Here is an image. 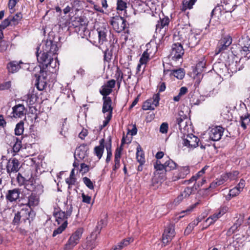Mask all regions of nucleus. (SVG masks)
Masks as SVG:
<instances>
[{
	"label": "nucleus",
	"instance_id": "f704fd0d",
	"mask_svg": "<svg viewBox=\"0 0 250 250\" xmlns=\"http://www.w3.org/2000/svg\"><path fill=\"white\" fill-rule=\"evenodd\" d=\"M35 184L33 179L29 178L23 186L26 190L33 192L35 191L36 188Z\"/></svg>",
	"mask_w": 250,
	"mask_h": 250
},
{
	"label": "nucleus",
	"instance_id": "7c9ffc66",
	"mask_svg": "<svg viewBox=\"0 0 250 250\" xmlns=\"http://www.w3.org/2000/svg\"><path fill=\"white\" fill-rule=\"evenodd\" d=\"M239 174V172L237 170H233L229 172L223 173V175L226 179V182L228 181H231L236 180Z\"/></svg>",
	"mask_w": 250,
	"mask_h": 250
},
{
	"label": "nucleus",
	"instance_id": "4d7b16f0",
	"mask_svg": "<svg viewBox=\"0 0 250 250\" xmlns=\"http://www.w3.org/2000/svg\"><path fill=\"white\" fill-rule=\"evenodd\" d=\"M193 5V4H191L190 3V1L189 0L188 1H186V2L184 1L183 2L182 8L181 9L183 11H185L188 9H191L192 8Z\"/></svg>",
	"mask_w": 250,
	"mask_h": 250
},
{
	"label": "nucleus",
	"instance_id": "f03ea898",
	"mask_svg": "<svg viewBox=\"0 0 250 250\" xmlns=\"http://www.w3.org/2000/svg\"><path fill=\"white\" fill-rule=\"evenodd\" d=\"M96 31L98 35L99 47L101 48V45L107 42L112 44H115L117 42L118 40L116 36L111 33V31L106 26L98 27Z\"/></svg>",
	"mask_w": 250,
	"mask_h": 250
},
{
	"label": "nucleus",
	"instance_id": "bf43d9fd",
	"mask_svg": "<svg viewBox=\"0 0 250 250\" xmlns=\"http://www.w3.org/2000/svg\"><path fill=\"white\" fill-rule=\"evenodd\" d=\"M46 68H41L40 75L38 76V78H39V80H44L47 81V72L46 71L44 70Z\"/></svg>",
	"mask_w": 250,
	"mask_h": 250
},
{
	"label": "nucleus",
	"instance_id": "a878e982",
	"mask_svg": "<svg viewBox=\"0 0 250 250\" xmlns=\"http://www.w3.org/2000/svg\"><path fill=\"white\" fill-rule=\"evenodd\" d=\"M12 138L13 140L15 141V143L12 148L13 152L15 153V154H14L13 155L15 156L17 153L19 152L22 147V140L23 139V137L22 136H21L20 137L12 136Z\"/></svg>",
	"mask_w": 250,
	"mask_h": 250
},
{
	"label": "nucleus",
	"instance_id": "603ef678",
	"mask_svg": "<svg viewBox=\"0 0 250 250\" xmlns=\"http://www.w3.org/2000/svg\"><path fill=\"white\" fill-rule=\"evenodd\" d=\"M127 4L126 2L123 0H117V9L120 11L125 10L127 7Z\"/></svg>",
	"mask_w": 250,
	"mask_h": 250
},
{
	"label": "nucleus",
	"instance_id": "6ab92c4d",
	"mask_svg": "<svg viewBox=\"0 0 250 250\" xmlns=\"http://www.w3.org/2000/svg\"><path fill=\"white\" fill-rule=\"evenodd\" d=\"M39 203L40 196L35 192H32L28 197V202L25 205L30 208H32L37 206Z\"/></svg>",
	"mask_w": 250,
	"mask_h": 250
},
{
	"label": "nucleus",
	"instance_id": "e2e57ef3",
	"mask_svg": "<svg viewBox=\"0 0 250 250\" xmlns=\"http://www.w3.org/2000/svg\"><path fill=\"white\" fill-rule=\"evenodd\" d=\"M193 188L190 187H186L184 190L182 192V193L183 194L184 196L186 197V198L188 197L193 192Z\"/></svg>",
	"mask_w": 250,
	"mask_h": 250
},
{
	"label": "nucleus",
	"instance_id": "1a4fd4ad",
	"mask_svg": "<svg viewBox=\"0 0 250 250\" xmlns=\"http://www.w3.org/2000/svg\"><path fill=\"white\" fill-rule=\"evenodd\" d=\"M189 31V29L188 26L177 28L173 35L174 41L183 43L188 38Z\"/></svg>",
	"mask_w": 250,
	"mask_h": 250
},
{
	"label": "nucleus",
	"instance_id": "2f4dec72",
	"mask_svg": "<svg viewBox=\"0 0 250 250\" xmlns=\"http://www.w3.org/2000/svg\"><path fill=\"white\" fill-rule=\"evenodd\" d=\"M241 126L243 129H246L247 126L250 125V114L247 113L240 117V121Z\"/></svg>",
	"mask_w": 250,
	"mask_h": 250
},
{
	"label": "nucleus",
	"instance_id": "09e8293b",
	"mask_svg": "<svg viewBox=\"0 0 250 250\" xmlns=\"http://www.w3.org/2000/svg\"><path fill=\"white\" fill-rule=\"evenodd\" d=\"M197 35H194L189 38L188 44L191 47L197 45L200 42V40L197 38Z\"/></svg>",
	"mask_w": 250,
	"mask_h": 250
},
{
	"label": "nucleus",
	"instance_id": "5701e85b",
	"mask_svg": "<svg viewBox=\"0 0 250 250\" xmlns=\"http://www.w3.org/2000/svg\"><path fill=\"white\" fill-rule=\"evenodd\" d=\"M243 46L240 50L241 53L248 59H250V39H246L244 41Z\"/></svg>",
	"mask_w": 250,
	"mask_h": 250
},
{
	"label": "nucleus",
	"instance_id": "c03bdc74",
	"mask_svg": "<svg viewBox=\"0 0 250 250\" xmlns=\"http://www.w3.org/2000/svg\"><path fill=\"white\" fill-rule=\"evenodd\" d=\"M112 92V89L106 87L105 85H104L101 87L100 90V94L103 96V97H108L109 95Z\"/></svg>",
	"mask_w": 250,
	"mask_h": 250
},
{
	"label": "nucleus",
	"instance_id": "a18cd8bd",
	"mask_svg": "<svg viewBox=\"0 0 250 250\" xmlns=\"http://www.w3.org/2000/svg\"><path fill=\"white\" fill-rule=\"evenodd\" d=\"M67 222L66 221L63 224H61L57 229H55L53 232L52 236L55 237L57 235L61 234L67 227Z\"/></svg>",
	"mask_w": 250,
	"mask_h": 250
},
{
	"label": "nucleus",
	"instance_id": "a19ab883",
	"mask_svg": "<svg viewBox=\"0 0 250 250\" xmlns=\"http://www.w3.org/2000/svg\"><path fill=\"white\" fill-rule=\"evenodd\" d=\"M22 19V14L21 13H17L15 16H14L10 20V22L11 23V25H17L19 21Z\"/></svg>",
	"mask_w": 250,
	"mask_h": 250
},
{
	"label": "nucleus",
	"instance_id": "3c124183",
	"mask_svg": "<svg viewBox=\"0 0 250 250\" xmlns=\"http://www.w3.org/2000/svg\"><path fill=\"white\" fill-rule=\"evenodd\" d=\"M203 175V173L200 172V170L195 175L192 176L191 178L188 180H185L184 182V184H189L194 181H196L199 177H201Z\"/></svg>",
	"mask_w": 250,
	"mask_h": 250
},
{
	"label": "nucleus",
	"instance_id": "aec40b11",
	"mask_svg": "<svg viewBox=\"0 0 250 250\" xmlns=\"http://www.w3.org/2000/svg\"><path fill=\"white\" fill-rule=\"evenodd\" d=\"M88 150L89 148L86 144H82L76 148V155L81 160H83L85 157L87 156ZM75 155H76V154H75ZM74 157L76 158L75 156Z\"/></svg>",
	"mask_w": 250,
	"mask_h": 250
},
{
	"label": "nucleus",
	"instance_id": "6e6552de",
	"mask_svg": "<svg viewBox=\"0 0 250 250\" xmlns=\"http://www.w3.org/2000/svg\"><path fill=\"white\" fill-rule=\"evenodd\" d=\"M72 207H70L66 212L62 211L59 208H55L53 212V216L55 218V221L58 225L63 224L66 221L67 222V218L70 216L72 214Z\"/></svg>",
	"mask_w": 250,
	"mask_h": 250
},
{
	"label": "nucleus",
	"instance_id": "58836bf2",
	"mask_svg": "<svg viewBox=\"0 0 250 250\" xmlns=\"http://www.w3.org/2000/svg\"><path fill=\"white\" fill-rule=\"evenodd\" d=\"M220 218L219 217V216L217 215V214L215 212L212 215L210 216L208 218H207L206 220V222L208 223V224L205 227H203L202 229V230H204V229H206L210 226V225L212 224L215 221H216L218 218Z\"/></svg>",
	"mask_w": 250,
	"mask_h": 250
},
{
	"label": "nucleus",
	"instance_id": "6e6d98bb",
	"mask_svg": "<svg viewBox=\"0 0 250 250\" xmlns=\"http://www.w3.org/2000/svg\"><path fill=\"white\" fill-rule=\"evenodd\" d=\"M11 86V81H7L0 83V91L8 90Z\"/></svg>",
	"mask_w": 250,
	"mask_h": 250
},
{
	"label": "nucleus",
	"instance_id": "bb28decb",
	"mask_svg": "<svg viewBox=\"0 0 250 250\" xmlns=\"http://www.w3.org/2000/svg\"><path fill=\"white\" fill-rule=\"evenodd\" d=\"M107 141L106 142L105 145V147L107 151V156L105 160L106 163H108L111 159L112 157V139L111 137L109 136L107 138Z\"/></svg>",
	"mask_w": 250,
	"mask_h": 250
},
{
	"label": "nucleus",
	"instance_id": "ea45409f",
	"mask_svg": "<svg viewBox=\"0 0 250 250\" xmlns=\"http://www.w3.org/2000/svg\"><path fill=\"white\" fill-rule=\"evenodd\" d=\"M241 192L237 188L235 187L229 190V193L227 197V199L229 200L231 198L237 196Z\"/></svg>",
	"mask_w": 250,
	"mask_h": 250
},
{
	"label": "nucleus",
	"instance_id": "7ed1b4c3",
	"mask_svg": "<svg viewBox=\"0 0 250 250\" xmlns=\"http://www.w3.org/2000/svg\"><path fill=\"white\" fill-rule=\"evenodd\" d=\"M58 42L53 33H49L47 39L42 41V50L56 56L58 50Z\"/></svg>",
	"mask_w": 250,
	"mask_h": 250
},
{
	"label": "nucleus",
	"instance_id": "49530a36",
	"mask_svg": "<svg viewBox=\"0 0 250 250\" xmlns=\"http://www.w3.org/2000/svg\"><path fill=\"white\" fill-rule=\"evenodd\" d=\"M16 181L19 186H23L28 181L24 177H23L21 173H18L16 177Z\"/></svg>",
	"mask_w": 250,
	"mask_h": 250
},
{
	"label": "nucleus",
	"instance_id": "39448f33",
	"mask_svg": "<svg viewBox=\"0 0 250 250\" xmlns=\"http://www.w3.org/2000/svg\"><path fill=\"white\" fill-rule=\"evenodd\" d=\"M83 233V228H79L73 233L64 246V250H71L79 243Z\"/></svg>",
	"mask_w": 250,
	"mask_h": 250
},
{
	"label": "nucleus",
	"instance_id": "ddd939ff",
	"mask_svg": "<svg viewBox=\"0 0 250 250\" xmlns=\"http://www.w3.org/2000/svg\"><path fill=\"white\" fill-rule=\"evenodd\" d=\"M160 100L159 93L153 95L152 99H149L146 101L142 105V109L144 110H153L159 105Z\"/></svg>",
	"mask_w": 250,
	"mask_h": 250
},
{
	"label": "nucleus",
	"instance_id": "72a5a7b5",
	"mask_svg": "<svg viewBox=\"0 0 250 250\" xmlns=\"http://www.w3.org/2000/svg\"><path fill=\"white\" fill-rule=\"evenodd\" d=\"M26 214L28 215V216H29V212L27 210H23L21 209L20 211L17 212V213L15 214V216L14 217V219L12 221V224L14 225H18L20 223L21 219V214L23 213V212H26Z\"/></svg>",
	"mask_w": 250,
	"mask_h": 250
},
{
	"label": "nucleus",
	"instance_id": "412c9836",
	"mask_svg": "<svg viewBox=\"0 0 250 250\" xmlns=\"http://www.w3.org/2000/svg\"><path fill=\"white\" fill-rule=\"evenodd\" d=\"M103 104L102 108V112L104 113L107 112L111 113L112 115L113 107L112 106V100L110 97H103Z\"/></svg>",
	"mask_w": 250,
	"mask_h": 250
},
{
	"label": "nucleus",
	"instance_id": "864d4df0",
	"mask_svg": "<svg viewBox=\"0 0 250 250\" xmlns=\"http://www.w3.org/2000/svg\"><path fill=\"white\" fill-rule=\"evenodd\" d=\"M83 181L85 186L90 189H93L94 188V184L91 180L87 177L83 178Z\"/></svg>",
	"mask_w": 250,
	"mask_h": 250
},
{
	"label": "nucleus",
	"instance_id": "8fccbe9b",
	"mask_svg": "<svg viewBox=\"0 0 250 250\" xmlns=\"http://www.w3.org/2000/svg\"><path fill=\"white\" fill-rule=\"evenodd\" d=\"M186 118V116L185 115H181L179 114L176 118V124L179 126L180 129H182V125L184 123V120Z\"/></svg>",
	"mask_w": 250,
	"mask_h": 250
},
{
	"label": "nucleus",
	"instance_id": "e433bc0d",
	"mask_svg": "<svg viewBox=\"0 0 250 250\" xmlns=\"http://www.w3.org/2000/svg\"><path fill=\"white\" fill-rule=\"evenodd\" d=\"M148 51L149 49L147 48L142 55L139 60V62H141V64H146L150 60V55Z\"/></svg>",
	"mask_w": 250,
	"mask_h": 250
},
{
	"label": "nucleus",
	"instance_id": "4c0bfd02",
	"mask_svg": "<svg viewBox=\"0 0 250 250\" xmlns=\"http://www.w3.org/2000/svg\"><path fill=\"white\" fill-rule=\"evenodd\" d=\"M46 85L47 81L42 79L40 80H39V78L37 77L35 85L39 90H43L46 87Z\"/></svg>",
	"mask_w": 250,
	"mask_h": 250
},
{
	"label": "nucleus",
	"instance_id": "de8ad7c7",
	"mask_svg": "<svg viewBox=\"0 0 250 250\" xmlns=\"http://www.w3.org/2000/svg\"><path fill=\"white\" fill-rule=\"evenodd\" d=\"M133 241V239L132 237H128L123 239L122 241L118 244L119 247H121V250L123 249L124 247L127 246L131 242Z\"/></svg>",
	"mask_w": 250,
	"mask_h": 250
},
{
	"label": "nucleus",
	"instance_id": "79ce46f5",
	"mask_svg": "<svg viewBox=\"0 0 250 250\" xmlns=\"http://www.w3.org/2000/svg\"><path fill=\"white\" fill-rule=\"evenodd\" d=\"M24 99L23 101H26L28 105H33L36 100L35 96L34 94H28L24 97Z\"/></svg>",
	"mask_w": 250,
	"mask_h": 250
},
{
	"label": "nucleus",
	"instance_id": "423d86ee",
	"mask_svg": "<svg viewBox=\"0 0 250 250\" xmlns=\"http://www.w3.org/2000/svg\"><path fill=\"white\" fill-rule=\"evenodd\" d=\"M185 50L182 44L178 42L174 43L171 46L169 57L172 60L177 61L182 59Z\"/></svg>",
	"mask_w": 250,
	"mask_h": 250
},
{
	"label": "nucleus",
	"instance_id": "9b49d317",
	"mask_svg": "<svg viewBox=\"0 0 250 250\" xmlns=\"http://www.w3.org/2000/svg\"><path fill=\"white\" fill-rule=\"evenodd\" d=\"M232 39L229 36L222 37L218 42L215 50V54L218 55L227 49L228 47L231 44Z\"/></svg>",
	"mask_w": 250,
	"mask_h": 250
},
{
	"label": "nucleus",
	"instance_id": "c756f323",
	"mask_svg": "<svg viewBox=\"0 0 250 250\" xmlns=\"http://www.w3.org/2000/svg\"><path fill=\"white\" fill-rule=\"evenodd\" d=\"M165 167V171H170L176 169L177 167V164L172 160L167 157V160L164 162Z\"/></svg>",
	"mask_w": 250,
	"mask_h": 250
},
{
	"label": "nucleus",
	"instance_id": "4468645a",
	"mask_svg": "<svg viewBox=\"0 0 250 250\" xmlns=\"http://www.w3.org/2000/svg\"><path fill=\"white\" fill-rule=\"evenodd\" d=\"M21 190L19 188L9 189L5 194V199L7 202L17 203L20 201Z\"/></svg>",
	"mask_w": 250,
	"mask_h": 250
},
{
	"label": "nucleus",
	"instance_id": "69168bd1",
	"mask_svg": "<svg viewBox=\"0 0 250 250\" xmlns=\"http://www.w3.org/2000/svg\"><path fill=\"white\" fill-rule=\"evenodd\" d=\"M9 25H11V23L9 19H6L3 20L1 23L0 24V28H2V29H4Z\"/></svg>",
	"mask_w": 250,
	"mask_h": 250
},
{
	"label": "nucleus",
	"instance_id": "774afa93",
	"mask_svg": "<svg viewBox=\"0 0 250 250\" xmlns=\"http://www.w3.org/2000/svg\"><path fill=\"white\" fill-rule=\"evenodd\" d=\"M214 181L217 183V185L220 186L223 185L226 182V179H225L222 174L219 178L215 179Z\"/></svg>",
	"mask_w": 250,
	"mask_h": 250
},
{
	"label": "nucleus",
	"instance_id": "0e129e2a",
	"mask_svg": "<svg viewBox=\"0 0 250 250\" xmlns=\"http://www.w3.org/2000/svg\"><path fill=\"white\" fill-rule=\"evenodd\" d=\"M154 173V176L152 178V185L154 186L155 184H158L159 182L161 183V180H163V178H160V176Z\"/></svg>",
	"mask_w": 250,
	"mask_h": 250
},
{
	"label": "nucleus",
	"instance_id": "c85d7f7f",
	"mask_svg": "<svg viewBox=\"0 0 250 250\" xmlns=\"http://www.w3.org/2000/svg\"><path fill=\"white\" fill-rule=\"evenodd\" d=\"M136 159L139 164H144L146 162L145 153L140 145L137 147Z\"/></svg>",
	"mask_w": 250,
	"mask_h": 250
},
{
	"label": "nucleus",
	"instance_id": "393cba45",
	"mask_svg": "<svg viewBox=\"0 0 250 250\" xmlns=\"http://www.w3.org/2000/svg\"><path fill=\"white\" fill-rule=\"evenodd\" d=\"M221 3L226 12L231 13L235 9V4L233 0H221Z\"/></svg>",
	"mask_w": 250,
	"mask_h": 250
},
{
	"label": "nucleus",
	"instance_id": "f3484780",
	"mask_svg": "<svg viewBox=\"0 0 250 250\" xmlns=\"http://www.w3.org/2000/svg\"><path fill=\"white\" fill-rule=\"evenodd\" d=\"M26 108L22 104H18L12 107V116L14 118H22L26 115Z\"/></svg>",
	"mask_w": 250,
	"mask_h": 250
},
{
	"label": "nucleus",
	"instance_id": "052dcab7",
	"mask_svg": "<svg viewBox=\"0 0 250 250\" xmlns=\"http://www.w3.org/2000/svg\"><path fill=\"white\" fill-rule=\"evenodd\" d=\"M205 59V57L201 58V60L196 64L197 68L201 70L205 67L206 62Z\"/></svg>",
	"mask_w": 250,
	"mask_h": 250
},
{
	"label": "nucleus",
	"instance_id": "680f3d73",
	"mask_svg": "<svg viewBox=\"0 0 250 250\" xmlns=\"http://www.w3.org/2000/svg\"><path fill=\"white\" fill-rule=\"evenodd\" d=\"M168 125L167 123H163L160 127V132L162 133H167L168 131Z\"/></svg>",
	"mask_w": 250,
	"mask_h": 250
},
{
	"label": "nucleus",
	"instance_id": "a211bd4d",
	"mask_svg": "<svg viewBox=\"0 0 250 250\" xmlns=\"http://www.w3.org/2000/svg\"><path fill=\"white\" fill-rule=\"evenodd\" d=\"M23 62L21 61L19 62L17 61H10L6 65L8 73L9 74L17 73L21 68V64Z\"/></svg>",
	"mask_w": 250,
	"mask_h": 250
},
{
	"label": "nucleus",
	"instance_id": "f257e3e1",
	"mask_svg": "<svg viewBox=\"0 0 250 250\" xmlns=\"http://www.w3.org/2000/svg\"><path fill=\"white\" fill-rule=\"evenodd\" d=\"M36 57L40 68L55 69L59 67V62L56 56L43 51H40V47H37Z\"/></svg>",
	"mask_w": 250,
	"mask_h": 250
},
{
	"label": "nucleus",
	"instance_id": "13d9d810",
	"mask_svg": "<svg viewBox=\"0 0 250 250\" xmlns=\"http://www.w3.org/2000/svg\"><path fill=\"white\" fill-rule=\"evenodd\" d=\"M115 77L117 80H124V74L119 67L117 66L115 71Z\"/></svg>",
	"mask_w": 250,
	"mask_h": 250
},
{
	"label": "nucleus",
	"instance_id": "f8f14e48",
	"mask_svg": "<svg viewBox=\"0 0 250 250\" xmlns=\"http://www.w3.org/2000/svg\"><path fill=\"white\" fill-rule=\"evenodd\" d=\"M21 166V163L19 160L16 158H11L7 161L6 166V172L10 176L12 173L18 172L20 169Z\"/></svg>",
	"mask_w": 250,
	"mask_h": 250
},
{
	"label": "nucleus",
	"instance_id": "473e14b6",
	"mask_svg": "<svg viewBox=\"0 0 250 250\" xmlns=\"http://www.w3.org/2000/svg\"><path fill=\"white\" fill-rule=\"evenodd\" d=\"M171 76H173L177 79L182 80L184 78L185 75V72L184 69L179 68L178 69H173L170 70Z\"/></svg>",
	"mask_w": 250,
	"mask_h": 250
},
{
	"label": "nucleus",
	"instance_id": "b1692460",
	"mask_svg": "<svg viewBox=\"0 0 250 250\" xmlns=\"http://www.w3.org/2000/svg\"><path fill=\"white\" fill-rule=\"evenodd\" d=\"M105 140L104 139H102L99 141L100 145L96 146L94 147V152L96 156L99 159H100L104 153V148L105 147Z\"/></svg>",
	"mask_w": 250,
	"mask_h": 250
},
{
	"label": "nucleus",
	"instance_id": "37998d69",
	"mask_svg": "<svg viewBox=\"0 0 250 250\" xmlns=\"http://www.w3.org/2000/svg\"><path fill=\"white\" fill-rule=\"evenodd\" d=\"M154 167L156 170V171L154 173H156L157 175L160 174L159 172V171L165 170L164 163L163 164H161V161L159 160H157L154 164Z\"/></svg>",
	"mask_w": 250,
	"mask_h": 250
},
{
	"label": "nucleus",
	"instance_id": "cd10ccee",
	"mask_svg": "<svg viewBox=\"0 0 250 250\" xmlns=\"http://www.w3.org/2000/svg\"><path fill=\"white\" fill-rule=\"evenodd\" d=\"M110 47L107 48L104 51V60L105 62H109L111 60L113 56V48L114 47V44L109 43Z\"/></svg>",
	"mask_w": 250,
	"mask_h": 250
},
{
	"label": "nucleus",
	"instance_id": "dca6fc26",
	"mask_svg": "<svg viewBox=\"0 0 250 250\" xmlns=\"http://www.w3.org/2000/svg\"><path fill=\"white\" fill-rule=\"evenodd\" d=\"M224 131V128L221 126L212 127L208 132L209 139L213 141H218L221 139Z\"/></svg>",
	"mask_w": 250,
	"mask_h": 250
},
{
	"label": "nucleus",
	"instance_id": "338daca9",
	"mask_svg": "<svg viewBox=\"0 0 250 250\" xmlns=\"http://www.w3.org/2000/svg\"><path fill=\"white\" fill-rule=\"evenodd\" d=\"M123 148L122 147V146H120L119 147H117L115 152L114 154V159H120L121 157L122 151Z\"/></svg>",
	"mask_w": 250,
	"mask_h": 250
},
{
	"label": "nucleus",
	"instance_id": "2eb2a0df",
	"mask_svg": "<svg viewBox=\"0 0 250 250\" xmlns=\"http://www.w3.org/2000/svg\"><path fill=\"white\" fill-rule=\"evenodd\" d=\"M200 139L192 134H188L183 140V145L189 149H194L199 146Z\"/></svg>",
	"mask_w": 250,
	"mask_h": 250
},
{
	"label": "nucleus",
	"instance_id": "9d476101",
	"mask_svg": "<svg viewBox=\"0 0 250 250\" xmlns=\"http://www.w3.org/2000/svg\"><path fill=\"white\" fill-rule=\"evenodd\" d=\"M190 168L188 166H177L175 171L173 173L171 180L177 181L185 178L190 173Z\"/></svg>",
	"mask_w": 250,
	"mask_h": 250
},
{
	"label": "nucleus",
	"instance_id": "4be33fe9",
	"mask_svg": "<svg viewBox=\"0 0 250 250\" xmlns=\"http://www.w3.org/2000/svg\"><path fill=\"white\" fill-rule=\"evenodd\" d=\"M163 17L160 18V20L157 22L156 25V31H160L163 28H165V30L168 28L170 20L167 16H165L164 15H163Z\"/></svg>",
	"mask_w": 250,
	"mask_h": 250
},
{
	"label": "nucleus",
	"instance_id": "5fc2aeb1",
	"mask_svg": "<svg viewBox=\"0 0 250 250\" xmlns=\"http://www.w3.org/2000/svg\"><path fill=\"white\" fill-rule=\"evenodd\" d=\"M229 208L226 206H221L218 209L216 213L221 217L224 214H225L228 211Z\"/></svg>",
	"mask_w": 250,
	"mask_h": 250
},
{
	"label": "nucleus",
	"instance_id": "c9c22d12",
	"mask_svg": "<svg viewBox=\"0 0 250 250\" xmlns=\"http://www.w3.org/2000/svg\"><path fill=\"white\" fill-rule=\"evenodd\" d=\"M24 131V122L21 121L16 125L15 128V134L17 136H22Z\"/></svg>",
	"mask_w": 250,
	"mask_h": 250
},
{
	"label": "nucleus",
	"instance_id": "20e7f679",
	"mask_svg": "<svg viewBox=\"0 0 250 250\" xmlns=\"http://www.w3.org/2000/svg\"><path fill=\"white\" fill-rule=\"evenodd\" d=\"M110 24L113 29L118 33L125 30L127 27L126 20L118 15L111 18Z\"/></svg>",
	"mask_w": 250,
	"mask_h": 250
},
{
	"label": "nucleus",
	"instance_id": "0eeeda50",
	"mask_svg": "<svg viewBox=\"0 0 250 250\" xmlns=\"http://www.w3.org/2000/svg\"><path fill=\"white\" fill-rule=\"evenodd\" d=\"M175 235V227L173 224L169 223L165 228L162 236L164 246L168 244Z\"/></svg>",
	"mask_w": 250,
	"mask_h": 250
}]
</instances>
